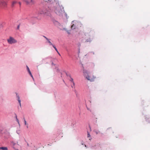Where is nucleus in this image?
Returning <instances> with one entry per match:
<instances>
[{
	"mask_svg": "<svg viewBox=\"0 0 150 150\" xmlns=\"http://www.w3.org/2000/svg\"><path fill=\"white\" fill-rule=\"evenodd\" d=\"M55 12L57 15H60L62 13L63 11L60 7H58L55 9Z\"/></svg>",
	"mask_w": 150,
	"mask_h": 150,
	"instance_id": "f257e3e1",
	"label": "nucleus"
},
{
	"mask_svg": "<svg viewBox=\"0 0 150 150\" xmlns=\"http://www.w3.org/2000/svg\"><path fill=\"white\" fill-rule=\"evenodd\" d=\"M7 42L10 44H12L16 43L17 42V40L12 37H10L9 39L7 40Z\"/></svg>",
	"mask_w": 150,
	"mask_h": 150,
	"instance_id": "f03ea898",
	"label": "nucleus"
},
{
	"mask_svg": "<svg viewBox=\"0 0 150 150\" xmlns=\"http://www.w3.org/2000/svg\"><path fill=\"white\" fill-rule=\"evenodd\" d=\"M24 1L27 5H30L34 4L35 3V0H25Z\"/></svg>",
	"mask_w": 150,
	"mask_h": 150,
	"instance_id": "7ed1b4c3",
	"label": "nucleus"
},
{
	"mask_svg": "<svg viewBox=\"0 0 150 150\" xmlns=\"http://www.w3.org/2000/svg\"><path fill=\"white\" fill-rule=\"evenodd\" d=\"M7 6L6 2L4 0H0V6L1 7L5 8Z\"/></svg>",
	"mask_w": 150,
	"mask_h": 150,
	"instance_id": "20e7f679",
	"label": "nucleus"
},
{
	"mask_svg": "<svg viewBox=\"0 0 150 150\" xmlns=\"http://www.w3.org/2000/svg\"><path fill=\"white\" fill-rule=\"evenodd\" d=\"M86 78L88 80H89L91 81H93L94 80L96 77L93 76H91L88 75L87 76H86Z\"/></svg>",
	"mask_w": 150,
	"mask_h": 150,
	"instance_id": "39448f33",
	"label": "nucleus"
},
{
	"mask_svg": "<svg viewBox=\"0 0 150 150\" xmlns=\"http://www.w3.org/2000/svg\"><path fill=\"white\" fill-rule=\"evenodd\" d=\"M94 132H95V133L96 134H103L101 132H100L99 130L97 129H95L94 130Z\"/></svg>",
	"mask_w": 150,
	"mask_h": 150,
	"instance_id": "423d86ee",
	"label": "nucleus"
},
{
	"mask_svg": "<svg viewBox=\"0 0 150 150\" xmlns=\"http://www.w3.org/2000/svg\"><path fill=\"white\" fill-rule=\"evenodd\" d=\"M16 94L17 98L18 99V102L19 103L20 106H21V100L20 99L19 96L18 95V94L17 93H16Z\"/></svg>",
	"mask_w": 150,
	"mask_h": 150,
	"instance_id": "0eeeda50",
	"label": "nucleus"
},
{
	"mask_svg": "<svg viewBox=\"0 0 150 150\" xmlns=\"http://www.w3.org/2000/svg\"><path fill=\"white\" fill-rule=\"evenodd\" d=\"M77 27V26H76V25H75L74 24H73L71 27V29H75V28H76Z\"/></svg>",
	"mask_w": 150,
	"mask_h": 150,
	"instance_id": "6e6552de",
	"label": "nucleus"
},
{
	"mask_svg": "<svg viewBox=\"0 0 150 150\" xmlns=\"http://www.w3.org/2000/svg\"><path fill=\"white\" fill-rule=\"evenodd\" d=\"M0 149L2 150H8V149L6 147H0Z\"/></svg>",
	"mask_w": 150,
	"mask_h": 150,
	"instance_id": "1a4fd4ad",
	"label": "nucleus"
},
{
	"mask_svg": "<svg viewBox=\"0 0 150 150\" xmlns=\"http://www.w3.org/2000/svg\"><path fill=\"white\" fill-rule=\"evenodd\" d=\"M87 137L88 138H89V140H91V136L88 132H87Z\"/></svg>",
	"mask_w": 150,
	"mask_h": 150,
	"instance_id": "9d476101",
	"label": "nucleus"
},
{
	"mask_svg": "<svg viewBox=\"0 0 150 150\" xmlns=\"http://www.w3.org/2000/svg\"><path fill=\"white\" fill-rule=\"evenodd\" d=\"M17 2L16 1H13L12 4L11 6L13 7H14V5Z\"/></svg>",
	"mask_w": 150,
	"mask_h": 150,
	"instance_id": "9b49d317",
	"label": "nucleus"
},
{
	"mask_svg": "<svg viewBox=\"0 0 150 150\" xmlns=\"http://www.w3.org/2000/svg\"><path fill=\"white\" fill-rule=\"evenodd\" d=\"M11 144L12 146V147L14 149H15V147H14V146L15 145V143H14L13 142H11Z\"/></svg>",
	"mask_w": 150,
	"mask_h": 150,
	"instance_id": "f8f14e48",
	"label": "nucleus"
},
{
	"mask_svg": "<svg viewBox=\"0 0 150 150\" xmlns=\"http://www.w3.org/2000/svg\"><path fill=\"white\" fill-rule=\"evenodd\" d=\"M70 77V81L72 82V83H73L74 85V86L75 85V83L73 81V78H71V77Z\"/></svg>",
	"mask_w": 150,
	"mask_h": 150,
	"instance_id": "ddd939ff",
	"label": "nucleus"
},
{
	"mask_svg": "<svg viewBox=\"0 0 150 150\" xmlns=\"http://www.w3.org/2000/svg\"><path fill=\"white\" fill-rule=\"evenodd\" d=\"M48 42L50 44V45H52L53 46V45H53L50 42V41L49 40V41H48Z\"/></svg>",
	"mask_w": 150,
	"mask_h": 150,
	"instance_id": "4468645a",
	"label": "nucleus"
},
{
	"mask_svg": "<svg viewBox=\"0 0 150 150\" xmlns=\"http://www.w3.org/2000/svg\"><path fill=\"white\" fill-rule=\"evenodd\" d=\"M53 47L54 48V49H55V50H56V51L57 52H58V51L57 49L56 48V47L54 45H53Z\"/></svg>",
	"mask_w": 150,
	"mask_h": 150,
	"instance_id": "2eb2a0df",
	"label": "nucleus"
},
{
	"mask_svg": "<svg viewBox=\"0 0 150 150\" xmlns=\"http://www.w3.org/2000/svg\"><path fill=\"white\" fill-rule=\"evenodd\" d=\"M28 73H29V74L30 75V76H31V77H32V78H33V75H32V74H31V72L30 71H28Z\"/></svg>",
	"mask_w": 150,
	"mask_h": 150,
	"instance_id": "dca6fc26",
	"label": "nucleus"
},
{
	"mask_svg": "<svg viewBox=\"0 0 150 150\" xmlns=\"http://www.w3.org/2000/svg\"><path fill=\"white\" fill-rule=\"evenodd\" d=\"M26 67H27V69L28 71V72L30 71V69H29V68H28V67L27 66Z\"/></svg>",
	"mask_w": 150,
	"mask_h": 150,
	"instance_id": "f3484780",
	"label": "nucleus"
},
{
	"mask_svg": "<svg viewBox=\"0 0 150 150\" xmlns=\"http://www.w3.org/2000/svg\"><path fill=\"white\" fill-rule=\"evenodd\" d=\"M44 37L47 41H49V39L46 38L45 36H43Z\"/></svg>",
	"mask_w": 150,
	"mask_h": 150,
	"instance_id": "a211bd4d",
	"label": "nucleus"
},
{
	"mask_svg": "<svg viewBox=\"0 0 150 150\" xmlns=\"http://www.w3.org/2000/svg\"><path fill=\"white\" fill-rule=\"evenodd\" d=\"M20 25H19L18 26H17V29L18 30H19V28H20Z\"/></svg>",
	"mask_w": 150,
	"mask_h": 150,
	"instance_id": "6ab92c4d",
	"label": "nucleus"
},
{
	"mask_svg": "<svg viewBox=\"0 0 150 150\" xmlns=\"http://www.w3.org/2000/svg\"><path fill=\"white\" fill-rule=\"evenodd\" d=\"M16 120H17V121L18 122V123H19V120H18V119H17V116H16Z\"/></svg>",
	"mask_w": 150,
	"mask_h": 150,
	"instance_id": "aec40b11",
	"label": "nucleus"
},
{
	"mask_svg": "<svg viewBox=\"0 0 150 150\" xmlns=\"http://www.w3.org/2000/svg\"><path fill=\"white\" fill-rule=\"evenodd\" d=\"M65 15L66 16V18H67V14L66 13H65Z\"/></svg>",
	"mask_w": 150,
	"mask_h": 150,
	"instance_id": "412c9836",
	"label": "nucleus"
},
{
	"mask_svg": "<svg viewBox=\"0 0 150 150\" xmlns=\"http://www.w3.org/2000/svg\"><path fill=\"white\" fill-rule=\"evenodd\" d=\"M24 122H25V125H26V124H27L26 122L25 119H24Z\"/></svg>",
	"mask_w": 150,
	"mask_h": 150,
	"instance_id": "4be33fe9",
	"label": "nucleus"
},
{
	"mask_svg": "<svg viewBox=\"0 0 150 150\" xmlns=\"http://www.w3.org/2000/svg\"><path fill=\"white\" fill-rule=\"evenodd\" d=\"M87 109H88V110H90V111H91V110H90V109H89V108H87Z\"/></svg>",
	"mask_w": 150,
	"mask_h": 150,
	"instance_id": "5701e85b",
	"label": "nucleus"
},
{
	"mask_svg": "<svg viewBox=\"0 0 150 150\" xmlns=\"http://www.w3.org/2000/svg\"><path fill=\"white\" fill-rule=\"evenodd\" d=\"M58 54L59 55V56H60L61 55L60 54V53L59 52H57Z\"/></svg>",
	"mask_w": 150,
	"mask_h": 150,
	"instance_id": "b1692460",
	"label": "nucleus"
},
{
	"mask_svg": "<svg viewBox=\"0 0 150 150\" xmlns=\"http://www.w3.org/2000/svg\"><path fill=\"white\" fill-rule=\"evenodd\" d=\"M85 34V35H87V33H85V34Z\"/></svg>",
	"mask_w": 150,
	"mask_h": 150,
	"instance_id": "393cba45",
	"label": "nucleus"
},
{
	"mask_svg": "<svg viewBox=\"0 0 150 150\" xmlns=\"http://www.w3.org/2000/svg\"><path fill=\"white\" fill-rule=\"evenodd\" d=\"M40 13L41 14H43V13H44L43 12H42Z\"/></svg>",
	"mask_w": 150,
	"mask_h": 150,
	"instance_id": "a878e982",
	"label": "nucleus"
},
{
	"mask_svg": "<svg viewBox=\"0 0 150 150\" xmlns=\"http://www.w3.org/2000/svg\"><path fill=\"white\" fill-rule=\"evenodd\" d=\"M19 4H20V5H21V3L20 2H19Z\"/></svg>",
	"mask_w": 150,
	"mask_h": 150,
	"instance_id": "bb28decb",
	"label": "nucleus"
},
{
	"mask_svg": "<svg viewBox=\"0 0 150 150\" xmlns=\"http://www.w3.org/2000/svg\"><path fill=\"white\" fill-rule=\"evenodd\" d=\"M88 31H89V32H90L91 30H88Z\"/></svg>",
	"mask_w": 150,
	"mask_h": 150,
	"instance_id": "cd10ccee",
	"label": "nucleus"
},
{
	"mask_svg": "<svg viewBox=\"0 0 150 150\" xmlns=\"http://www.w3.org/2000/svg\"><path fill=\"white\" fill-rule=\"evenodd\" d=\"M14 150H19L18 149H14Z\"/></svg>",
	"mask_w": 150,
	"mask_h": 150,
	"instance_id": "c85d7f7f",
	"label": "nucleus"
}]
</instances>
